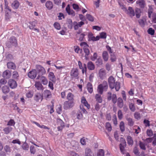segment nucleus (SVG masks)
I'll list each match as a JSON object with an SVG mask.
<instances>
[{
	"label": "nucleus",
	"instance_id": "obj_1",
	"mask_svg": "<svg viewBox=\"0 0 156 156\" xmlns=\"http://www.w3.org/2000/svg\"><path fill=\"white\" fill-rule=\"evenodd\" d=\"M108 89V84L107 81H104L99 85L97 88V91L100 94H102L104 91H107Z\"/></svg>",
	"mask_w": 156,
	"mask_h": 156
},
{
	"label": "nucleus",
	"instance_id": "obj_2",
	"mask_svg": "<svg viewBox=\"0 0 156 156\" xmlns=\"http://www.w3.org/2000/svg\"><path fill=\"white\" fill-rule=\"evenodd\" d=\"M79 75L78 70L77 68H73L72 69L70 72V76L72 78L78 79Z\"/></svg>",
	"mask_w": 156,
	"mask_h": 156
},
{
	"label": "nucleus",
	"instance_id": "obj_3",
	"mask_svg": "<svg viewBox=\"0 0 156 156\" xmlns=\"http://www.w3.org/2000/svg\"><path fill=\"white\" fill-rule=\"evenodd\" d=\"M37 72L41 76L46 74V71L45 68L40 65H36L35 66Z\"/></svg>",
	"mask_w": 156,
	"mask_h": 156
},
{
	"label": "nucleus",
	"instance_id": "obj_4",
	"mask_svg": "<svg viewBox=\"0 0 156 156\" xmlns=\"http://www.w3.org/2000/svg\"><path fill=\"white\" fill-rule=\"evenodd\" d=\"M80 46L83 48L85 54V56L86 57V56H88L90 54V51L88 49L89 45L86 42H83L80 44Z\"/></svg>",
	"mask_w": 156,
	"mask_h": 156
},
{
	"label": "nucleus",
	"instance_id": "obj_5",
	"mask_svg": "<svg viewBox=\"0 0 156 156\" xmlns=\"http://www.w3.org/2000/svg\"><path fill=\"white\" fill-rule=\"evenodd\" d=\"M107 99L108 101L112 100V102L114 104H115L117 102V97L115 94L112 95L111 92H109L107 93Z\"/></svg>",
	"mask_w": 156,
	"mask_h": 156
},
{
	"label": "nucleus",
	"instance_id": "obj_6",
	"mask_svg": "<svg viewBox=\"0 0 156 156\" xmlns=\"http://www.w3.org/2000/svg\"><path fill=\"white\" fill-rule=\"evenodd\" d=\"M56 125L58 126V131H62L65 127V124L63 121L60 119H57L56 120Z\"/></svg>",
	"mask_w": 156,
	"mask_h": 156
},
{
	"label": "nucleus",
	"instance_id": "obj_7",
	"mask_svg": "<svg viewBox=\"0 0 156 156\" xmlns=\"http://www.w3.org/2000/svg\"><path fill=\"white\" fill-rule=\"evenodd\" d=\"M34 100L36 102H41L43 99V95L40 93H35L34 97Z\"/></svg>",
	"mask_w": 156,
	"mask_h": 156
},
{
	"label": "nucleus",
	"instance_id": "obj_8",
	"mask_svg": "<svg viewBox=\"0 0 156 156\" xmlns=\"http://www.w3.org/2000/svg\"><path fill=\"white\" fill-rule=\"evenodd\" d=\"M74 105V101L68 100L64 102L63 106L65 109H67L73 107Z\"/></svg>",
	"mask_w": 156,
	"mask_h": 156
},
{
	"label": "nucleus",
	"instance_id": "obj_9",
	"mask_svg": "<svg viewBox=\"0 0 156 156\" xmlns=\"http://www.w3.org/2000/svg\"><path fill=\"white\" fill-rule=\"evenodd\" d=\"M116 82L115 78L112 76H110L108 79V83L110 88L111 89L114 88V85Z\"/></svg>",
	"mask_w": 156,
	"mask_h": 156
},
{
	"label": "nucleus",
	"instance_id": "obj_10",
	"mask_svg": "<svg viewBox=\"0 0 156 156\" xmlns=\"http://www.w3.org/2000/svg\"><path fill=\"white\" fill-rule=\"evenodd\" d=\"M78 65L79 68L82 70V73L83 74H84V73L86 74L87 71L86 65L85 64H84L83 65V66L81 62L80 61H78Z\"/></svg>",
	"mask_w": 156,
	"mask_h": 156
},
{
	"label": "nucleus",
	"instance_id": "obj_11",
	"mask_svg": "<svg viewBox=\"0 0 156 156\" xmlns=\"http://www.w3.org/2000/svg\"><path fill=\"white\" fill-rule=\"evenodd\" d=\"M98 76L100 78L101 80L104 79L106 77V73L105 70L103 69H101L99 71Z\"/></svg>",
	"mask_w": 156,
	"mask_h": 156
},
{
	"label": "nucleus",
	"instance_id": "obj_12",
	"mask_svg": "<svg viewBox=\"0 0 156 156\" xmlns=\"http://www.w3.org/2000/svg\"><path fill=\"white\" fill-rule=\"evenodd\" d=\"M131 18H132L135 15V12L133 8L130 6L128 7V9H127V11L125 12Z\"/></svg>",
	"mask_w": 156,
	"mask_h": 156
},
{
	"label": "nucleus",
	"instance_id": "obj_13",
	"mask_svg": "<svg viewBox=\"0 0 156 156\" xmlns=\"http://www.w3.org/2000/svg\"><path fill=\"white\" fill-rule=\"evenodd\" d=\"M37 72L35 69H33L30 71L28 73V77L31 79H34L36 76Z\"/></svg>",
	"mask_w": 156,
	"mask_h": 156
},
{
	"label": "nucleus",
	"instance_id": "obj_14",
	"mask_svg": "<svg viewBox=\"0 0 156 156\" xmlns=\"http://www.w3.org/2000/svg\"><path fill=\"white\" fill-rule=\"evenodd\" d=\"M136 3L141 9H144L146 6L145 1L144 0H137Z\"/></svg>",
	"mask_w": 156,
	"mask_h": 156
},
{
	"label": "nucleus",
	"instance_id": "obj_15",
	"mask_svg": "<svg viewBox=\"0 0 156 156\" xmlns=\"http://www.w3.org/2000/svg\"><path fill=\"white\" fill-rule=\"evenodd\" d=\"M37 79H40L41 82L44 85H46L48 83V80L46 77L44 76L40 75H38Z\"/></svg>",
	"mask_w": 156,
	"mask_h": 156
},
{
	"label": "nucleus",
	"instance_id": "obj_16",
	"mask_svg": "<svg viewBox=\"0 0 156 156\" xmlns=\"http://www.w3.org/2000/svg\"><path fill=\"white\" fill-rule=\"evenodd\" d=\"M66 11L69 15H71L74 16H75V14L74 11L73 9H70V7L69 5H68L66 8Z\"/></svg>",
	"mask_w": 156,
	"mask_h": 156
},
{
	"label": "nucleus",
	"instance_id": "obj_17",
	"mask_svg": "<svg viewBox=\"0 0 156 156\" xmlns=\"http://www.w3.org/2000/svg\"><path fill=\"white\" fill-rule=\"evenodd\" d=\"M8 83L10 87L12 89L16 88L17 86L16 82L12 79L9 80Z\"/></svg>",
	"mask_w": 156,
	"mask_h": 156
},
{
	"label": "nucleus",
	"instance_id": "obj_18",
	"mask_svg": "<svg viewBox=\"0 0 156 156\" xmlns=\"http://www.w3.org/2000/svg\"><path fill=\"white\" fill-rule=\"evenodd\" d=\"M89 39L90 41H97L100 39V37L98 36H97L96 37L94 36L92 33H89L88 34Z\"/></svg>",
	"mask_w": 156,
	"mask_h": 156
},
{
	"label": "nucleus",
	"instance_id": "obj_19",
	"mask_svg": "<svg viewBox=\"0 0 156 156\" xmlns=\"http://www.w3.org/2000/svg\"><path fill=\"white\" fill-rule=\"evenodd\" d=\"M49 79L52 82L55 83L56 81V78L54 73L53 72H50L48 75Z\"/></svg>",
	"mask_w": 156,
	"mask_h": 156
},
{
	"label": "nucleus",
	"instance_id": "obj_20",
	"mask_svg": "<svg viewBox=\"0 0 156 156\" xmlns=\"http://www.w3.org/2000/svg\"><path fill=\"white\" fill-rule=\"evenodd\" d=\"M2 92L5 94H8L10 91V89L8 86L4 85L1 88Z\"/></svg>",
	"mask_w": 156,
	"mask_h": 156
},
{
	"label": "nucleus",
	"instance_id": "obj_21",
	"mask_svg": "<svg viewBox=\"0 0 156 156\" xmlns=\"http://www.w3.org/2000/svg\"><path fill=\"white\" fill-rule=\"evenodd\" d=\"M9 42L12 45L16 47L17 45V40L16 37L14 36H12L10 37Z\"/></svg>",
	"mask_w": 156,
	"mask_h": 156
},
{
	"label": "nucleus",
	"instance_id": "obj_22",
	"mask_svg": "<svg viewBox=\"0 0 156 156\" xmlns=\"http://www.w3.org/2000/svg\"><path fill=\"white\" fill-rule=\"evenodd\" d=\"M81 102L88 109H89L90 107V105L88 104L84 96L82 97Z\"/></svg>",
	"mask_w": 156,
	"mask_h": 156
},
{
	"label": "nucleus",
	"instance_id": "obj_23",
	"mask_svg": "<svg viewBox=\"0 0 156 156\" xmlns=\"http://www.w3.org/2000/svg\"><path fill=\"white\" fill-rule=\"evenodd\" d=\"M87 67L90 70H93L95 69V66L94 64L91 61L88 62L87 64Z\"/></svg>",
	"mask_w": 156,
	"mask_h": 156
},
{
	"label": "nucleus",
	"instance_id": "obj_24",
	"mask_svg": "<svg viewBox=\"0 0 156 156\" xmlns=\"http://www.w3.org/2000/svg\"><path fill=\"white\" fill-rule=\"evenodd\" d=\"M7 68L9 69L15 70L16 69V66L14 63L12 62H9L7 63Z\"/></svg>",
	"mask_w": 156,
	"mask_h": 156
},
{
	"label": "nucleus",
	"instance_id": "obj_25",
	"mask_svg": "<svg viewBox=\"0 0 156 156\" xmlns=\"http://www.w3.org/2000/svg\"><path fill=\"white\" fill-rule=\"evenodd\" d=\"M93 153L91 150L88 147L86 148L85 149V156H92Z\"/></svg>",
	"mask_w": 156,
	"mask_h": 156
},
{
	"label": "nucleus",
	"instance_id": "obj_26",
	"mask_svg": "<svg viewBox=\"0 0 156 156\" xmlns=\"http://www.w3.org/2000/svg\"><path fill=\"white\" fill-rule=\"evenodd\" d=\"M2 76L4 78L8 79L11 76V73L9 70H6L3 72Z\"/></svg>",
	"mask_w": 156,
	"mask_h": 156
},
{
	"label": "nucleus",
	"instance_id": "obj_27",
	"mask_svg": "<svg viewBox=\"0 0 156 156\" xmlns=\"http://www.w3.org/2000/svg\"><path fill=\"white\" fill-rule=\"evenodd\" d=\"M75 25L74 26V28L75 30H77L79 27H81L82 25L84 24V23L83 21H80L77 23L76 22L74 23Z\"/></svg>",
	"mask_w": 156,
	"mask_h": 156
},
{
	"label": "nucleus",
	"instance_id": "obj_28",
	"mask_svg": "<svg viewBox=\"0 0 156 156\" xmlns=\"http://www.w3.org/2000/svg\"><path fill=\"white\" fill-rule=\"evenodd\" d=\"M45 5L46 8L48 10H51L53 8V3L50 1H47Z\"/></svg>",
	"mask_w": 156,
	"mask_h": 156
},
{
	"label": "nucleus",
	"instance_id": "obj_29",
	"mask_svg": "<svg viewBox=\"0 0 156 156\" xmlns=\"http://www.w3.org/2000/svg\"><path fill=\"white\" fill-rule=\"evenodd\" d=\"M19 2L17 0H15L11 4V6L13 9H17L19 6Z\"/></svg>",
	"mask_w": 156,
	"mask_h": 156
},
{
	"label": "nucleus",
	"instance_id": "obj_30",
	"mask_svg": "<svg viewBox=\"0 0 156 156\" xmlns=\"http://www.w3.org/2000/svg\"><path fill=\"white\" fill-rule=\"evenodd\" d=\"M87 87L88 92L90 94L92 93L93 92V85L91 83L88 82L87 83Z\"/></svg>",
	"mask_w": 156,
	"mask_h": 156
},
{
	"label": "nucleus",
	"instance_id": "obj_31",
	"mask_svg": "<svg viewBox=\"0 0 156 156\" xmlns=\"http://www.w3.org/2000/svg\"><path fill=\"white\" fill-rule=\"evenodd\" d=\"M135 14L137 18H139L141 15V11L140 8H137L135 9Z\"/></svg>",
	"mask_w": 156,
	"mask_h": 156
},
{
	"label": "nucleus",
	"instance_id": "obj_32",
	"mask_svg": "<svg viewBox=\"0 0 156 156\" xmlns=\"http://www.w3.org/2000/svg\"><path fill=\"white\" fill-rule=\"evenodd\" d=\"M74 95L71 93H69L67 95L66 99L68 100L74 101Z\"/></svg>",
	"mask_w": 156,
	"mask_h": 156
},
{
	"label": "nucleus",
	"instance_id": "obj_33",
	"mask_svg": "<svg viewBox=\"0 0 156 156\" xmlns=\"http://www.w3.org/2000/svg\"><path fill=\"white\" fill-rule=\"evenodd\" d=\"M35 87L38 90H42L43 89V86L40 82H36L34 85Z\"/></svg>",
	"mask_w": 156,
	"mask_h": 156
},
{
	"label": "nucleus",
	"instance_id": "obj_34",
	"mask_svg": "<svg viewBox=\"0 0 156 156\" xmlns=\"http://www.w3.org/2000/svg\"><path fill=\"white\" fill-rule=\"evenodd\" d=\"M5 16L7 18H9L11 13V10L9 7L8 9H5Z\"/></svg>",
	"mask_w": 156,
	"mask_h": 156
},
{
	"label": "nucleus",
	"instance_id": "obj_35",
	"mask_svg": "<svg viewBox=\"0 0 156 156\" xmlns=\"http://www.w3.org/2000/svg\"><path fill=\"white\" fill-rule=\"evenodd\" d=\"M33 123L34 124H35L37 126L39 127L40 128H43L44 129H49L50 128L49 127H48L44 125H40L39 123H37V122L34 121L33 122Z\"/></svg>",
	"mask_w": 156,
	"mask_h": 156
},
{
	"label": "nucleus",
	"instance_id": "obj_36",
	"mask_svg": "<svg viewBox=\"0 0 156 156\" xmlns=\"http://www.w3.org/2000/svg\"><path fill=\"white\" fill-rule=\"evenodd\" d=\"M33 123L34 124H35L37 126L39 127L40 128H43L44 129H49L50 128L49 127H48L44 125H40L39 123H37V122L34 121L33 122Z\"/></svg>",
	"mask_w": 156,
	"mask_h": 156
},
{
	"label": "nucleus",
	"instance_id": "obj_37",
	"mask_svg": "<svg viewBox=\"0 0 156 156\" xmlns=\"http://www.w3.org/2000/svg\"><path fill=\"white\" fill-rule=\"evenodd\" d=\"M44 96L47 98H49L51 95V92L49 90H46L44 91Z\"/></svg>",
	"mask_w": 156,
	"mask_h": 156
},
{
	"label": "nucleus",
	"instance_id": "obj_38",
	"mask_svg": "<svg viewBox=\"0 0 156 156\" xmlns=\"http://www.w3.org/2000/svg\"><path fill=\"white\" fill-rule=\"evenodd\" d=\"M117 105L119 108H121L123 107V100L121 98H118Z\"/></svg>",
	"mask_w": 156,
	"mask_h": 156
},
{
	"label": "nucleus",
	"instance_id": "obj_39",
	"mask_svg": "<svg viewBox=\"0 0 156 156\" xmlns=\"http://www.w3.org/2000/svg\"><path fill=\"white\" fill-rule=\"evenodd\" d=\"M126 119L128 122V124L129 126H132L134 125V122L132 118L127 117L126 118Z\"/></svg>",
	"mask_w": 156,
	"mask_h": 156
},
{
	"label": "nucleus",
	"instance_id": "obj_40",
	"mask_svg": "<svg viewBox=\"0 0 156 156\" xmlns=\"http://www.w3.org/2000/svg\"><path fill=\"white\" fill-rule=\"evenodd\" d=\"M95 99L96 101L98 103H101L102 101V99L101 95L98 94H96Z\"/></svg>",
	"mask_w": 156,
	"mask_h": 156
},
{
	"label": "nucleus",
	"instance_id": "obj_41",
	"mask_svg": "<svg viewBox=\"0 0 156 156\" xmlns=\"http://www.w3.org/2000/svg\"><path fill=\"white\" fill-rule=\"evenodd\" d=\"M103 58L105 61H107L108 60V54L107 51H104L102 54Z\"/></svg>",
	"mask_w": 156,
	"mask_h": 156
},
{
	"label": "nucleus",
	"instance_id": "obj_42",
	"mask_svg": "<svg viewBox=\"0 0 156 156\" xmlns=\"http://www.w3.org/2000/svg\"><path fill=\"white\" fill-rule=\"evenodd\" d=\"M12 128L11 127L8 126L4 128L3 130L5 134H8L12 131Z\"/></svg>",
	"mask_w": 156,
	"mask_h": 156
},
{
	"label": "nucleus",
	"instance_id": "obj_43",
	"mask_svg": "<svg viewBox=\"0 0 156 156\" xmlns=\"http://www.w3.org/2000/svg\"><path fill=\"white\" fill-rule=\"evenodd\" d=\"M30 25L29 26V28L31 30H33L36 25L37 23L36 21H33L29 23Z\"/></svg>",
	"mask_w": 156,
	"mask_h": 156
},
{
	"label": "nucleus",
	"instance_id": "obj_44",
	"mask_svg": "<svg viewBox=\"0 0 156 156\" xmlns=\"http://www.w3.org/2000/svg\"><path fill=\"white\" fill-rule=\"evenodd\" d=\"M114 88L116 91H118L120 88V83L119 82L116 81L115 85Z\"/></svg>",
	"mask_w": 156,
	"mask_h": 156
},
{
	"label": "nucleus",
	"instance_id": "obj_45",
	"mask_svg": "<svg viewBox=\"0 0 156 156\" xmlns=\"http://www.w3.org/2000/svg\"><path fill=\"white\" fill-rule=\"evenodd\" d=\"M105 151L103 149H100L98 150L97 154V156H104Z\"/></svg>",
	"mask_w": 156,
	"mask_h": 156
},
{
	"label": "nucleus",
	"instance_id": "obj_46",
	"mask_svg": "<svg viewBox=\"0 0 156 156\" xmlns=\"http://www.w3.org/2000/svg\"><path fill=\"white\" fill-rule=\"evenodd\" d=\"M129 108L132 112H134L136 110V107L134 104L133 103H131L129 104Z\"/></svg>",
	"mask_w": 156,
	"mask_h": 156
},
{
	"label": "nucleus",
	"instance_id": "obj_47",
	"mask_svg": "<svg viewBox=\"0 0 156 156\" xmlns=\"http://www.w3.org/2000/svg\"><path fill=\"white\" fill-rule=\"evenodd\" d=\"M119 127L121 132H123L125 130L124 123L123 121H121L120 122Z\"/></svg>",
	"mask_w": 156,
	"mask_h": 156
},
{
	"label": "nucleus",
	"instance_id": "obj_48",
	"mask_svg": "<svg viewBox=\"0 0 156 156\" xmlns=\"http://www.w3.org/2000/svg\"><path fill=\"white\" fill-rule=\"evenodd\" d=\"M87 19L89 21L93 22L94 21V17L90 14H87L86 15Z\"/></svg>",
	"mask_w": 156,
	"mask_h": 156
},
{
	"label": "nucleus",
	"instance_id": "obj_49",
	"mask_svg": "<svg viewBox=\"0 0 156 156\" xmlns=\"http://www.w3.org/2000/svg\"><path fill=\"white\" fill-rule=\"evenodd\" d=\"M22 148L24 150H28L29 148L28 144L26 142L24 143L22 145Z\"/></svg>",
	"mask_w": 156,
	"mask_h": 156
},
{
	"label": "nucleus",
	"instance_id": "obj_50",
	"mask_svg": "<svg viewBox=\"0 0 156 156\" xmlns=\"http://www.w3.org/2000/svg\"><path fill=\"white\" fill-rule=\"evenodd\" d=\"M127 141L128 144L130 145H132L133 144V140L132 138L130 136H128L127 137Z\"/></svg>",
	"mask_w": 156,
	"mask_h": 156
},
{
	"label": "nucleus",
	"instance_id": "obj_51",
	"mask_svg": "<svg viewBox=\"0 0 156 156\" xmlns=\"http://www.w3.org/2000/svg\"><path fill=\"white\" fill-rule=\"evenodd\" d=\"M118 116L119 120H121L123 118V114L122 111L120 110H119L118 112Z\"/></svg>",
	"mask_w": 156,
	"mask_h": 156
},
{
	"label": "nucleus",
	"instance_id": "obj_52",
	"mask_svg": "<svg viewBox=\"0 0 156 156\" xmlns=\"http://www.w3.org/2000/svg\"><path fill=\"white\" fill-rule=\"evenodd\" d=\"M105 127L106 129L109 131H111L112 129V127L110 123L107 122L106 123Z\"/></svg>",
	"mask_w": 156,
	"mask_h": 156
},
{
	"label": "nucleus",
	"instance_id": "obj_53",
	"mask_svg": "<svg viewBox=\"0 0 156 156\" xmlns=\"http://www.w3.org/2000/svg\"><path fill=\"white\" fill-rule=\"evenodd\" d=\"M139 145L141 149L144 150H146V148L145 144L144 143L140 141L139 142Z\"/></svg>",
	"mask_w": 156,
	"mask_h": 156
},
{
	"label": "nucleus",
	"instance_id": "obj_54",
	"mask_svg": "<svg viewBox=\"0 0 156 156\" xmlns=\"http://www.w3.org/2000/svg\"><path fill=\"white\" fill-rule=\"evenodd\" d=\"M96 65L98 66H99L103 64V62L102 59L100 58H98L96 61Z\"/></svg>",
	"mask_w": 156,
	"mask_h": 156
},
{
	"label": "nucleus",
	"instance_id": "obj_55",
	"mask_svg": "<svg viewBox=\"0 0 156 156\" xmlns=\"http://www.w3.org/2000/svg\"><path fill=\"white\" fill-rule=\"evenodd\" d=\"M15 124V122L14 120L12 119H11L8 122L7 125L9 126H14Z\"/></svg>",
	"mask_w": 156,
	"mask_h": 156
},
{
	"label": "nucleus",
	"instance_id": "obj_56",
	"mask_svg": "<svg viewBox=\"0 0 156 156\" xmlns=\"http://www.w3.org/2000/svg\"><path fill=\"white\" fill-rule=\"evenodd\" d=\"M147 134L148 136H152L153 135V132L151 129H148L147 130Z\"/></svg>",
	"mask_w": 156,
	"mask_h": 156
},
{
	"label": "nucleus",
	"instance_id": "obj_57",
	"mask_svg": "<svg viewBox=\"0 0 156 156\" xmlns=\"http://www.w3.org/2000/svg\"><path fill=\"white\" fill-rule=\"evenodd\" d=\"M147 32L148 34L151 35H153L154 34L155 31L152 28H150L148 29Z\"/></svg>",
	"mask_w": 156,
	"mask_h": 156
},
{
	"label": "nucleus",
	"instance_id": "obj_58",
	"mask_svg": "<svg viewBox=\"0 0 156 156\" xmlns=\"http://www.w3.org/2000/svg\"><path fill=\"white\" fill-rule=\"evenodd\" d=\"M87 139L85 138L84 137H83L81 138L80 140V143L81 144L83 145H86V140H87Z\"/></svg>",
	"mask_w": 156,
	"mask_h": 156
},
{
	"label": "nucleus",
	"instance_id": "obj_59",
	"mask_svg": "<svg viewBox=\"0 0 156 156\" xmlns=\"http://www.w3.org/2000/svg\"><path fill=\"white\" fill-rule=\"evenodd\" d=\"M30 151L31 154H34L36 152V150L34 147L33 146H31L30 147Z\"/></svg>",
	"mask_w": 156,
	"mask_h": 156
},
{
	"label": "nucleus",
	"instance_id": "obj_60",
	"mask_svg": "<svg viewBox=\"0 0 156 156\" xmlns=\"http://www.w3.org/2000/svg\"><path fill=\"white\" fill-rule=\"evenodd\" d=\"M100 38L106 39V34L105 32H102L100 33Z\"/></svg>",
	"mask_w": 156,
	"mask_h": 156
},
{
	"label": "nucleus",
	"instance_id": "obj_61",
	"mask_svg": "<svg viewBox=\"0 0 156 156\" xmlns=\"http://www.w3.org/2000/svg\"><path fill=\"white\" fill-rule=\"evenodd\" d=\"M57 113L58 114H60L62 111V107L60 105H57L56 109Z\"/></svg>",
	"mask_w": 156,
	"mask_h": 156
},
{
	"label": "nucleus",
	"instance_id": "obj_62",
	"mask_svg": "<svg viewBox=\"0 0 156 156\" xmlns=\"http://www.w3.org/2000/svg\"><path fill=\"white\" fill-rule=\"evenodd\" d=\"M33 92L31 91H29L26 94V97L28 98H31L33 97Z\"/></svg>",
	"mask_w": 156,
	"mask_h": 156
},
{
	"label": "nucleus",
	"instance_id": "obj_63",
	"mask_svg": "<svg viewBox=\"0 0 156 156\" xmlns=\"http://www.w3.org/2000/svg\"><path fill=\"white\" fill-rule=\"evenodd\" d=\"M19 75L18 72L16 71H14L12 73V77L15 79H16L19 77Z\"/></svg>",
	"mask_w": 156,
	"mask_h": 156
},
{
	"label": "nucleus",
	"instance_id": "obj_64",
	"mask_svg": "<svg viewBox=\"0 0 156 156\" xmlns=\"http://www.w3.org/2000/svg\"><path fill=\"white\" fill-rule=\"evenodd\" d=\"M152 22L154 23H156V13H152Z\"/></svg>",
	"mask_w": 156,
	"mask_h": 156
}]
</instances>
